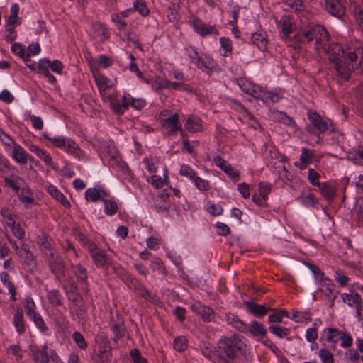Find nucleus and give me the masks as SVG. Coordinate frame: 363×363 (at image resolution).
Listing matches in <instances>:
<instances>
[{
  "label": "nucleus",
  "instance_id": "f257e3e1",
  "mask_svg": "<svg viewBox=\"0 0 363 363\" xmlns=\"http://www.w3.org/2000/svg\"><path fill=\"white\" fill-rule=\"evenodd\" d=\"M326 53L330 61L335 63L337 74L347 80L354 69L352 62L358 57L363 59V44L357 41L345 51L340 43H332L326 48Z\"/></svg>",
  "mask_w": 363,
  "mask_h": 363
},
{
  "label": "nucleus",
  "instance_id": "f03ea898",
  "mask_svg": "<svg viewBox=\"0 0 363 363\" xmlns=\"http://www.w3.org/2000/svg\"><path fill=\"white\" fill-rule=\"evenodd\" d=\"M294 37L299 43L315 40L317 49L324 47L329 40V34L325 27L314 23H303Z\"/></svg>",
  "mask_w": 363,
  "mask_h": 363
},
{
  "label": "nucleus",
  "instance_id": "7ed1b4c3",
  "mask_svg": "<svg viewBox=\"0 0 363 363\" xmlns=\"http://www.w3.org/2000/svg\"><path fill=\"white\" fill-rule=\"evenodd\" d=\"M243 345V342L236 335L220 339L216 350L217 363H232L238 353L242 351Z\"/></svg>",
  "mask_w": 363,
  "mask_h": 363
},
{
  "label": "nucleus",
  "instance_id": "20e7f679",
  "mask_svg": "<svg viewBox=\"0 0 363 363\" xmlns=\"http://www.w3.org/2000/svg\"><path fill=\"white\" fill-rule=\"evenodd\" d=\"M97 351L93 357L94 363H108L112 357V347L108 335L99 331L94 337Z\"/></svg>",
  "mask_w": 363,
  "mask_h": 363
},
{
  "label": "nucleus",
  "instance_id": "39448f33",
  "mask_svg": "<svg viewBox=\"0 0 363 363\" xmlns=\"http://www.w3.org/2000/svg\"><path fill=\"white\" fill-rule=\"evenodd\" d=\"M308 118L314 128V133L320 134L330 131L334 133L335 128L329 119L323 118L320 114L313 110H309L308 112Z\"/></svg>",
  "mask_w": 363,
  "mask_h": 363
},
{
  "label": "nucleus",
  "instance_id": "423d86ee",
  "mask_svg": "<svg viewBox=\"0 0 363 363\" xmlns=\"http://www.w3.org/2000/svg\"><path fill=\"white\" fill-rule=\"evenodd\" d=\"M44 138L49 140L57 147L63 148L67 152L74 155L79 150L78 145L71 138L62 136L50 137V134L45 132L43 134Z\"/></svg>",
  "mask_w": 363,
  "mask_h": 363
},
{
  "label": "nucleus",
  "instance_id": "0eeeda50",
  "mask_svg": "<svg viewBox=\"0 0 363 363\" xmlns=\"http://www.w3.org/2000/svg\"><path fill=\"white\" fill-rule=\"evenodd\" d=\"M191 25L200 36L205 37L210 35H219L218 30L216 25L210 26L205 23L197 17H194L191 20Z\"/></svg>",
  "mask_w": 363,
  "mask_h": 363
},
{
  "label": "nucleus",
  "instance_id": "6e6552de",
  "mask_svg": "<svg viewBox=\"0 0 363 363\" xmlns=\"http://www.w3.org/2000/svg\"><path fill=\"white\" fill-rule=\"evenodd\" d=\"M103 149L111 165H116L121 169L128 168L127 165L121 161L118 150L112 141L106 142L103 145Z\"/></svg>",
  "mask_w": 363,
  "mask_h": 363
},
{
  "label": "nucleus",
  "instance_id": "1a4fd4ad",
  "mask_svg": "<svg viewBox=\"0 0 363 363\" xmlns=\"http://www.w3.org/2000/svg\"><path fill=\"white\" fill-rule=\"evenodd\" d=\"M47 258L51 272L57 279H62L65 276V262L63 259L52 252L47 255Z\"/></svg>",
  "mask_w": 363,
  "mask_h": 363
},
{
  "label": "nucleus",
  "instance_id": "9d476101",
  "mask_svg": "<svg viewBox=\"0 0 363 363\" xmlns=\"http://www.w3.org/2000/svg\"><path fill=\"white\" fill-rule=\"evenodd\" d=\"M346 0H325V7L331 16L340 18L345 13Z\"/></svg>",
  "mask_w": 363,
  "mask_h": 363
},
{
  "label": "nucleus",
  "instance_id": "9b49d317",
  "mask_svg": "<svg viewBox=\"0 0 363 363\" xmlns=\"http://www.w3.org/2000/svg\"><path fill=\"white\" fill-rule=\"evenodd\" d=\"M30 350L35 363H49L50 351H48L47 345H43L41 347L33 345L30 346Z\"/></svg>",
  "mask_w": 363,
  "mask_h": 363
},
{
  "label": "nucleus",
  "instance_id": "f8f14e48",
  "mask_svg": "<svg viewBox=\"0 0 363 363\" xmlns=\"http://www.w3.org/2000/svg\"><path fill=\"white\" fill-rule=\"evenodd\" d=\"M91 257L94 264L98 267L108 268L113 262L111 256L99 247L93 252Z\"/></svg>",
  "mask_w": 363,
  "mask_h": 363
},
{
  "label": "nucleus",
  "instance_id": "ddd939ff",
  "mask_svg": "<svg viewBox=\"0 0 363 363\" xmlns=\"http://www.w3.org/2000/svg\"><path fill=\"white\" fill-rule=\"evenodd\" d=\"M16 254L22 263L27 267L28 271L33 272L36 269L35 258L28 249L24 247V244L22 245V247L18 250Z\"/></svg>",
  "mask_w": 363,
  "mask_h": 363
},
{
  "label": "nucleus",
  "instance_id": "4468645a",
  "mask_svg": "<svg viewBox=\"0 0 363 363\" xmlns=\"http://www.w3.org/2000/svg\"><path fill=\"white\" fill-rule=\"evenodd\" d=\"M160 124L162 128L168 130L169 135L174 134L178 131H182V124L179 122V113H174V116L167 119H161Z\"/></svg>",
  "mask_w": 363,
  "mask_h": 363
},
{
  "label": "nucleus",
  "instance_id": "2eb2a0df",
  "mask_svg": "<svg viewBox=\"0 0 363 363\" xmlns=\"http://www.w3.org/2000/svg\"><path fill=\"white\" fill-rule=\"evenodd\" d=\"M195 65L198 69H201L203 72L207 73L208 74L217 72L220 70V67L218 63L213 58L208 56H201L200 60Z\"/></svg>",
  "mask_w": 363,
  "mask_h": 363
},
{
  "label": "nucleus",
  "instance_id": "dca6fc26",
  "mask_svg": "<svg viewBox=\"0 0 363 363\" xmlns=\"http://www.w3.org/2000/svg\"><path fill=\"white\" fill-rule=\"evenodd\" d=\"M237 84L243 92L252 95L255 98H257L259 92H260L261 90V86L255 84L245 77L238 79Z\"/></svg>",
  "mask_w": 363,
  "mask_h": 363
},
{
  "label": "nucleus",
  "instance_id": "f3484780",
  "mask_svg": "<svg viewBox=\"0 0 363 363\" xmlns=\"http://www.w3.org/2000/svg\"><path fill=\"white\" fill-rule=\"evenodd\" d=\"M247 310L250 312L254 316L257 318L264 317L268 311H271L270 307H267L264 305L257 304L254 301H245Z\"/></svg>",
  "mask_w": 363,
  "mask_h": 363
},
{
  "label": "nucleus",
  "instance_id": "a211bd4d",
  "mask_svg": "<svg viewBox=\"0 0 363 363\" xmlns=\"http://www.w3.org/2000/svg\"><path fill=\"white\" fill-rule=\"evenodd\" d=\"M340 335H342V331L337 328H325L322 333V336L320 340H325L327 342L333 343V347H335V345L340 340Z\"/></svg>",
  "mask_w": 363,
  "mask_h": 363
},
{
  "label": "nucleus",
  "instance_id": "6ab92c4d",
  "mask_svg": "<svg viewBox=\"0 0 363 363\" xmlns=\"http://www.w3.org/2000/svg\"><path fill=\"white\" fill-rule=\"evenodd\" d=\"M70 267L77 281L82 284L88 282L87 269L79 263H71Z\"/></svg>",
  "mask_w": 363,
  "mask_h": 363
},
{
  "label": "nucleus",
  "instance_id": "aec40b11",
  "mask_svg": "<svg viewBox=\"0 0 363 363\" xmlns=\"http://www.w3.org/2000/svg\"><path fill=\"white\" fill-rule=\"evenodd\" d=\"M275 21L277 26L282 30L283 38H288L289 34L293 31V24L291 16L288 14H284L281 16L279 21L277 18Z\"/></svg>",
  "mask_w": 363,
  "mask_h": 363
},
{
  "label": "nucleus",
  "instance_id": "412c9836",
  "mask_svg": "<svg viewBox=\"0 0 363 363\" xmlns=\"http://www.w3.org/2000/svg\"><path fill=\"white\" fill-rule=\"evenodd\" d=\"M251 40L260 50L265 51L267 50L268 40L265 31L260 30L253 33L251 35Z\"/></svg>",
  "mask_w": 363,
  "mask_h": 363
},
{
  "label": "nucleus",
  "instance_id": "4be33fe9",
  "mask_svg": "<svg viewBox=\"0 0 363 363\" xmlns=\"http://www.w3.org/2000/svg\"><path fill=\"white\" fill-rule=\"evenodd\" d=\"M12 149L11 157L17 163L25 164L28 162V152L18 143H16Z\"/></svg>",
  "mask_w": 363,
  "mask_h": 363
},
{
  "label": "nucleus",
  "instance_id": "5701e85b",
  "mask_svg": "<svg viewBox=\"0 0 363 363\" xmlns=\"http://www.w3.org/2000/svg\"><path fill=\"white\" fill-rule=\"evenodd\" d=\"M112 111L117 114L121 115L128 108V104L124 101V96L122 98V102L117 98L116 96L110 95L108 96Z\"/></svg>",
  "mask_w": 363,
  "mask_h": 363
},
{
  "label": "nucleus",
  "instance_id": "b1692460",
  "mask_svg": "<svg viewBox=\"0 0 363 363\" xmlns=\"http://www.w3.org/2000/svg\"><path fill=\"white\" fill-rule=\"evenodd\" d=\"M248 332L257 340L258 338H264L267 333L264 325L257 320L251 321L250 325H249Z\"/></svg>",
  "mask_w": 363,
  "mask_h": 363
},
{
  "label": "nucleus",
  "instance_id": "393cba45",
  "mask_svg": "<svg viewBox=\"0 0 363 363\" xmlns=\"http://www.w3.org/2000/svg\"><path fill=\"white\" fill-rule=\"evenodd\" d=\"M342 301L350 307L356 308L362 304L361 296L355 292L351 294L343 293L341 295Z\"/></svg>",
  "mask_w": 363,
  "mask_h": 363
},
{
  "label": "nucleus",
  "instance_id": "a878e982",
  "mask_svg": "<svg viewBox=\"0 0 363 363\" xmlns=\"http://www.w3.org/2000/svg\"><path fill=\"white\" fill-rule=\"evenodd\" d=\"M29 150L33 153H35L38 157L42 160L47 165L55 168L52 165V159L51 155L45 150L40 149L35 145H30Z\"/></svg>",
  "mask_w": 363,
  "mask_h": 363
},
{
  "label": "nucleus",
  "instance_id": "bb28decb",
  "mask_svg": "<svg viewBox=\"0 0 363 363\" xmlns=\"http://www.w3.org/2000/svg\"><path fill=\"white\" fill-rule=\"evenodd\" d=\"M107 196L106 193L103 189L96 188H89L85 192V197L87 201L95 202L98 200H102V198Z\"/></svg>",
  "mask_w": 363,
  "mask_h": 363
},
{
  "label": "nucleus",
  "instance_id": "cd10ccee",
  "mask_svg": "<svg viewBox=\"0 0 363 363\" xmlns=\"http://www.w3.org/2000/svg\"><path fill=\"white\" fill-rule=\"evenodd\" d=\"M124 101L128 104V107L131 106L133 108L136 110H141L146 105V101L143 98H133L129 94H124Z\"/></svg>",
  "mask_w": 363,
  "mask_h": 363
},
{
  "label": "nucleus",
  "instance_id": "c85d7f7f",
  "mask_svg": "<svg viewBox=\"0 0 363 363\" xmlns=\"http://www.w3.org/2000/svg\"><path fill=\"white\" fill-rule=\"evenodd\" d=\"M13 325L16 330L19 333L25 331V321L23 318V312L21 308H17L13 315Z\"/></svg>",
  "mask_w": 363,
  "mask_h": 363
},
{
  "label": "nucleus",
  "instance_id": "c756f323",
  "mask_svg": "<svg viewBox=\"0 0 363 363\" xmlns=\"http://www.w3.org/2000/svg\"><path fill=\"white\" fill-rule=\"evenodd\" d=\"M34 322L35 326L40 330V331L46 336L51 335V330L46 325L43 318L39 313H36L32 317H30Z\"/></svg>",
  "mask_w": 363,
  "mask_h": 363
},
{
  "label": "nucleus",
  "instance_id": "7c9ffc66",
  "mask_svg": "<svg viewBox=\"0 0 363 363\" xmlns=\"http://www.w3.org/2000/svg\"><path fill=\"white\" fill-rule=\"evenodd\" d=\"M279 95L275 93H273L272 91L264 90L262 87H261L260 92H259V94L257 96L258 99L262 100V101L267 103V102H277L279 100Z\"/></svg>",
  "mask_w": 363,
  "mask_h": 363
},
{
  "label": "nucleus",
  "instance_id": "2f4dec72",
  "mask_svg": "<svg viewBox=\"0 0 363 363\" xmlns=\"http://www.w3.org/2000/svg\"><path fill=\"white\" fill-rule=\"evenodd\" d=\"M315 155L313 150L303 147L300 155L301 168H306L307 164L313 162Z\"/></svg>",
  "mask_w": 363,
  "mask_h": 363
},
{
  "label": "nucleus",
  "instance_id": "473e14b6",
  "mask_svg": "<svg viewBox=\"0 0 363 363\" xmlns=\"http://www.w3.org/2000/svg\"><path fill=\"white\" fill-rule=\"evenodd\" d=\"M184 128L191 133L199 132L201 130V121L198 118L189 117L184 125Z\"/></svg>",
  "mask_w": 363,
  "mask_h": 363
},
{
  "label": "nucleus",
  "instance_id": "72a5a7b5",
  "mask_svg": "<svg viewBox=\"0 0 363 363\" xmlns=\"http://www.w3.org/2000/svg\"><path fill=\"white\" fill-rule=\"evenodd\" d=\"M49 193L51 196L61 203V204L65 208L70 207L69 201L65 198V196L60 192L55 186H50L48 189Z\"/></svg>",
  "mask_w": 363,
  "mask_h": 363
},
{
  "label": "nucleus",
  "instance_id": "f704fd0d",
  "mask_svg": "<svg viewBox=\"0 0 363 363\" xmlns=\"http://www.w3.org/2000/svg\"><path fill=\"white\" fill-rule=\"evenodd\" d=\"M270 311L274 312L272 314H270L268 317V322L269 323H280L282 322V319L284 317H287L289 318V315L288 312L286 310H277L272 309Z\"/></svg>",
  "mask_w": 363,
  "mask_h": 363
},
{
  "label": "nucleus",
  "instance_id": "c9c22d12",
  "mask_svg": "<svg viewBox=\"0 0 363 363\" xmlns=\"http://www.w3.org/2000/svg\"><path fill=\"white\" fill-rule=\"evenodd\" d=\"M202 354L208 359L213 361L217 363V355L216 354V350L213 351L208 342H202L199 345Z\"/></svg>",
  "mask_w": 363,
  "mask_h": 363
},
{
  "label": "nucleus",
  "instance_id": "e433bc0d",
  "mask_svg": "<svg viewBox=\"0 0 363 363\" xmlns=\"http://www.w3.org/2000/svg\"><path fill=\"white\" fill-rule=\"evenodd\" d=\"M318 189L322 194V195L327 199V200H331L335 196L336 194L335 188L325 182L322 183L319 186Z\"/></svg>",
  "mask_w": 363,
  "mask_h": 363
},
{
  "label": "nucleus",
  "instance_id": "4c0bfd02",
  "mask_svg": "<svg viewBox=\"0 0 363 363\" xmlns=\"http://www.w3.org/2000/svg\"><path fill=\"white\" fill-rule=\"evenodd\" d=\"M284 5L292 11L298 13L305 9V5L302 0H284Z\"/></svg>",
  "mask_w": 363,
  "mask_h": 363
},
{
  "label": "nucleus",
  "instance_id": "58836bf2",
  "mask_svg": "<svg viewBox=\"0 0 363 363\" xmlns=\"http://www.w3.org/2000/svg\"><path fill=\"white\" fill-rule=\"evenodd\" d=\"M269 330L273 335L279 338H287L289 333V329L285 327H281L277 325H272L269 327Z\"/></svg>",
  "mask_w": 363,
  "mask_h": 363
},
{
  "label": "nucleus",
  "instance_id": "ea45409f",
  "mask_svg": "<svg viewBox=\"0 0 363 363\" xmlns=\"http://www.w3.org/2000/svg\"><path fill=\"white\" fill-rule=\"evenodd\" d=\"M170 206V203L165 201L163 196H158L155 202V208L159 213H167Z\"/></svg>",
  "mask_w": 363,
  "mask_h": 363
},
{
  "label": "nucleus",
  "instance_id": "a19ab883",
  "mask_svg": "<svg viewBox=\"0 0 363 363\" xmlns=\"http://www.w3.org/2000/svg\"><path fill=\"white\" fill-rule=\"evenodd\" d=\"M47 297L50 303L60 306L62 304V296L57 289L50 290L48 292Z\"/></svg>",
  "mask_w": 363,
  "mask_h": 363
},
{
  "label": "nucleus",
  "instance_id": "79ce46f5",
  "mask_svg": "<svg viewBox=\"0 0 363 363\" xmlns=\"http://www.w3.org/2000/svg\"><path fill=\"white\" fill-rule=\"evenodd\" d=\"M134 290L138 291L140 296L145 300L154 302L155 296L152 294L141 282L137 284Z\"/></svg>",
  "mask_w": 363,
  "mask_h": 363
},
{
  "label": "nucleus",
  "instance_id": "37998d69",
  "mask_svg": "<svg viewBox=\"0 0 363 363\" xmlns=\"http://www.w3.org/2000/svg\"><path fill=\"white\" fill-rule=\"evenodd\" d=\"M196 312L201 315L203 320L206 322H210L214 318L213 310L206 306H199Z\"/></svg>",
  "mask_w": 363,
  "mask_h": 363
},
{
  "label": "nucleus",
  "instance_id": "c03bdc74",
  "mask_svg": "<svg viewBox=\"0 0 363 363\" xmlns=\"http://www.w3.org/2000/svg\"><path fill=\"white\" fill-rule=\"evenodd\" d=\"M133 8L134 12L138 11L143 16H146L150 13L149 9L143 0H135Z\"/></svg>",
  "mask_w": 363,
  "mask_h": 363
},
{
  "label": "nucleus",
  "instance_id": "a18cd8bd",
  "mask_svg": "<svg viewBox=\"0 0 363 363\" xmlns=\"http://www.w3.org/2000/svg\"><path fill=\"white\" fill-rule=\"evenodd\" d=\"M150 267L152 271L158 272L163 277H165L167 274V270L166 269L162 261L159 258L152 260Z\"/></svg>",
  "mask_w": 363,
  "mask_h": 363
},
{
  "label": "nucleus",
  "instance_id": "49530a36",
  "mask_svg": "<svg viewBox=\"0 0 363 363\" xmlns=\"http://www.w3.org/2000/svg\"><path fill=\"white\" fill-rule=\"evenodd\" d=\"M102 201L104 202V212L108 216H112L115 214L118 211V206L116 202L102 198Z\"/></svg>",
  "mask_w": 363,
  "mask_h": 363
},
{
  "label": "nucleus",
  "instance_id": "de8ad7c7",
  "mask_svg": "<svg viewBox=\"0 0 363 363\" xmlns=\"http://www.w3.org/2000/svg\"><path fill=\"white\" fill-rule=\"evenodd\" d=\"M72 340L74 341L77 347L81 350H86L88 347V344L82 335L79 331H75L72 335Z\"/></svg>",
  "mask_w": 363,
  "mask_h": 363
},
{
  "label": "nucleus",
  "instance_id": "09e8293b",
  "mask_svg": "<svg viewBox=\"0 0 363 363\" xmlns=\"http://www.w3.org/2000/svg\"><path fill=\"white\" fill-rule=\"evenodd\" d=\"M12 52L18 55L21 59L30 57V53H26L25 48L20 43H14L11 47Z\"/></svg>",
  "mask_w": 363,
  "mask_h": 363
},
{
  "label": "nucleus",
  "instance_id": "8fccbe9b",
  "mask_svg": "<svg viewBox=\"0 0 363 363\" xmlns=\"http://www.w3.org/2000/svg\"><path fill=\"white\" fill-rule=\"evenodd\" d=\"M185 52L190 58L191 62L194 65H196L201 57L196 48L194 46L186 47Z\"/></svg>",
  "mask_w": 363,
  "mask_h": 363
},
{
  "label": "nucleus",
  "instance_id": "3c124183",
  "mask_svg": "<svg viewBox=\"0 0 363 363\" xmlns=\"http://www.w3.org/2000/svg\"><path fill=\"white\" fill-rule=\"evenodd\" d=\"M289 318L295 320L296 322L300 323L303 320L311 321V315L308 311H295Z\"/></svg>",
  "mask_w": 363,
  "mask_h": 363
},
{
  "label": "nucleus",
  "instance_id": "603ef678",
  "mask_svg": "<svg viewBox=\"0 0 363 363\" xmlns=\"http://www.w3.org/2000/svg\"><path fill=\"white\" fill-rule=\"evenodd\" d=\"M0 141L4 145L6 151L10 150L16 144L14 140L4 131L0 134Z\"/></svg>",
  "mask_w": 363,
  "mask_h": 363
},
{
  "label": "nucleus",
  "instance_id": "864d4df0",
  "mask_svg": "<svg viewBox=\"0 0 363 363\" xmlns=\"http://www.w3.org/2000/svg\"><path fill=\"white\" fill-rule=\"evenodd\" d=\"M323 288L320 289V291L324 294L326 298L328 299L332 293H333L335 290V285L333 284V281L329 279H325V282L321 284Z\"/></svg>",
  "mask_w": 363,
  "mask_h": 363
},
{
  "label": "nucleus",
  "instance_id": "5fc2aeb1",
  "mask_svg": "<svg viewBox=\"0 0 363 363\" xmlns=\"http://www.w3.org/2000/svg\"><path fill=\"white\" fill-rule=\"evenodd\" d=\"M318 356L322 363H334L333 354L325 347L318 351Z\"/></svg>",
  "mask_w": 363,
  "mask_h": 363
},
{
  "label": "nucleus",
  "instance_id": "6e6d98bb",
  "mask_svg": "<svg viewBox=\"0 0 363 363\" xmlns=\"http://www.w3.org/2000/svg\"><path fill=\"white\" fill-rule=\"evenodd\" d=\"M174 348L182 352L187 348V339L184 336H179L174 340L173 342Z\"/></svg>",
  "mask_w": 363,
  "mask_h": 363
},
{
  "label": "nucleus",
  "instance_id": "4d7b16f0",
  "mask_svg": "<svg viewBox=\"0 0 363 363\" xmlns=\"http://www.w3.org/2000/svg\"><path fill=\"white\" fill-rule=\"evenodd\" d=\"M111 330L114 335L113 340L117 342L118 340L122 338L124 335V326L122 324H113L111 327Z\"/></svg>",
  "mask_w": 363,
  "mask_h": 363
},
{
  "label": "nucleus",
  "instance_id": "13d9d810",
  "mask_svg": "<svg viewBox=\"0 0 363 363\" xmlns=\"http://www.w3.org/2000/svg\"><path fill=\"white\" fill-rule=\"evenodd\" d=\"M192 182H194L196 188L200 191H208L211 188L210 183L208 181L204 180L197 177L196 175L192 179Z\"/></svg>",
  "mask_w": 363,
  "mask_h": 363
},
{
  "label": "nucleus",
  "instance_id": "bf43d9fd",
  "mask_svg": "<svg viewBox=\"0 0 363 363\" xmlns=\"http://www.w3.org/2000/svg\"><path fill=\"white\" fill-rule=\"evenodd\" d=\"M25 305L24 307L26 311V315L30 318L36 314L35 312V303H34L33 298L31 297H26L25 298Z\"/></svg>",
  "mask_w": 363,
  "mask_h": 363
},
{
  "label": "nucleus",
  "instance_id": "052dcab7",
  "mask_svg": "<svg viewBox=\"0 0 363 363\" xmlns=\"http://www.w3.org/2000/svg\"><path fill=\"white\" fill-rule=\"evenodd\" d=\"M277 118L281 123L291 128H296V122L292 119V118H291L284 112H278Z\"/></svg>",
  "mask_w": 363,
  "mask_h": 363
},
{
  "label": "nucleus",
  "instance_id": "680f3d73",
  "mask_svg": "<svg viewBox=\"0 0 363 363\" xmlns=\"http://www.w3.org/2000/svg\"><path fill=\"white\" fill-rule=\"evenodd\" d=\"M220 43L221 45V48L224 50L223 55L226 57L228 56L229 54L231 53L232 46H231V40L225 37H221L220 38Z\"/></svg>",
  "mask_w": 363,
  "mask_h": 363
},
{
  "label": "nucleus",
  "instance_id": "e2e57ef3",
  "mask_svg": "<svg viewBox=\"0 0 363 363\" xmlns=\"http://www.w3.org/2000/svg\"><path fill=\"white\" fill-rule=\"evenodd\" d=\"M130 356L134 363H147V360L142 356L140 351L138 348L131 350Z\"/></svg>",
  "mask_w": 363,
  "mask_h": 363
},
{
  "label": "nucleus",
  "instance_id": "0e129e2a",
  "mask_svg": "<svg viewBox=\"0 0 363 363\" xmlns=\"http://www.w3.org/2000/svg\"><path fill=\"white\" fill-rule=\"evenodd\" d=\"M179 173L191 181L196 175V172L189 166L185 164L181 166Z\"/></svg>",
  "mask_w": 363,
  "mask_h": 363
},
{
  "label": "nucleus",
  "instance_id": "69168bd1",
  "mask_svg": "<svg viewBox=\"0 0 363 363\" xmlns=\"http://www.w3.org/2000/svg\"><path fill=\"white\" fill-rule=\"evenodd\" d=\"M308 179L313 186L318 187L322 184L318 182L320 174L313 169L310 168L308 171Z\"/></svg>",
  "mask_w": 363,
  "mask_h": 363
},
{
  "label": "nucleus",
  "instance_id": "338daca9",
  "mask_svg": "<svg viewBox=\"0 0 363 363\" xmlns=\"http://www.w3.org/2000/svg\"><path fill=\"white\" fill-rule=\"evenodd\" d=\"M272 185L270 183L260 182L259 184V192L263 199H267L268 194L271 191Z\"/></svg>",
  "mask_w": 363,
  "mask_h": 363
},
{
  "label": "nucleus",
  "instance_id": "774afa93",
  "mask_svg": "<svg viewBox=\"0 0 363 363\" xmlns=\"http://www.w3.org/2000/svg\"><path fill=\"white\" fill-rule=\"evenodd\" d=\"M50 63L51 62L47 58L40 60L38 63L37 72L43 74L48 72L49 68H50Z\"/></svg>",
  "mask_w": 363,
  "mask_h": 363
}]
</instances>
